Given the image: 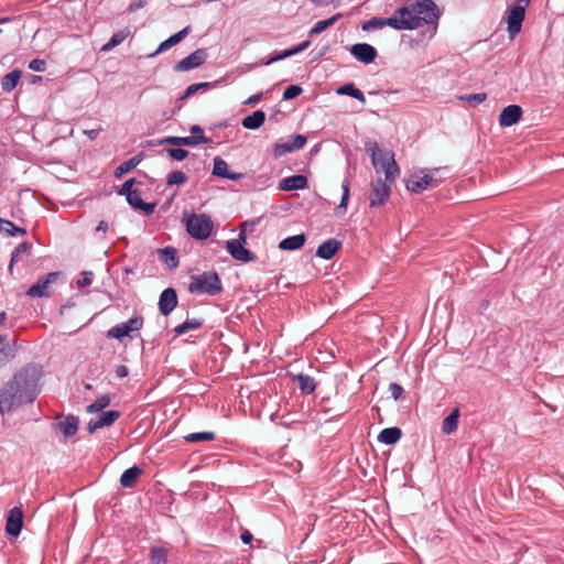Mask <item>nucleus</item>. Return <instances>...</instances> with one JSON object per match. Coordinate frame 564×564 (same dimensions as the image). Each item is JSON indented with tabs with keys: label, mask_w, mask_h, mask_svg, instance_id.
Masks as SVG:
<instances>
[{
	"label": "nucleus",
	"mask_w": 564,
	"mask_h": 564,
	"mask_svg": "<svg viewBox=\"0 0 564 564\" xmlns=\"http://www.w3.org/2000/svg\"><path fill=\"white\" fill-rule=\"evenodd\" d=\"M43 368L34 362L26 364L0 388V414L33 403L40 394Z\"/></svg>",
	"instance_id": "obj_1"
},
{
	"label": "nucleus",
	"mask_w": 564,
	"mask_h": 564,
	"mask_svg": "<svg viewBox=\"0 0 564 564\" xmlns=\"http://www.w3.org/2000/svg\"><path fill=\"white\" fill-rule=\"evenodd\" d=\"M371 161L376 169H382L386 174V181L379 177L371 183L369 206L379 207L382 206L390 196V186L387 182H394L400 171L392 152H382L376 148L372 150Z\"/></svg>",
	"instance_id": "obj_2"
},
{
	"label": "nucleus",
	"mask_w": 564,
	"mask_h": 564,
	"mask_svg": "<svg viewBox=\"0 0 564 564\" xmlns=\"http://www.w3.org/2000/svg\"><path fill=\"white\" fill-rule=\"evenodd\" d=\"M399 13L406 15V20L412 24L410 30L427 24L433 25L435 31L441 17V11L433 0L409 1L399 8Z\"/></svg>",
	"instance_id": "obj_3"
},
{
	"label": "nucleus",
	"mask_w": 564,
	"mask_h": 564,
	"mask_svg": "<svg viewBox=\"0 0 564 564\" xmlns=\"http://www.w3.org/2000/svg\"><path fill=\"white\" fill-rule=\"evenodd\" d=\"M189 280L187 290L191 294L216 296L224 291L219 274L215 270L193 274Z\"/></svg>",
	"instance_id": "obj_4"
},
{
	"label": "nucleus",
	"mask_w": 564,
	"mask_h": 564,
	"mask_svg": "<svg viewBox=\"0 0 564 564\" xmlns=\"http://www.w3.org/2000/svg\"><path fill=\"white\" fill-rule=\"evenodd\" d=\"M186 231L196 240L207 239L213 231L214 223L207 214H191L185 221Z\"/></svg>",
	"instance_id": "obj_5"
},
{
	"label": "nucleus",
	"mask_w": 564,
	"mask_h": 564,
	"mask_svg": "<svg viewBox=\"0 0 564 564\" xmlns=\"http://www.w3.org/2000/svg\"><path fill=\"white\" fill-rule=\"evenodd\" d=\"M248 234L243 229L239 228V234L237 239H230L226 242L227 252L237 261L242 263H249L257 260V256L245 248V243L247 242Z\"/></svg>",
	"instance_id": "obj_6"
},
{
	"label": "nucleus",
	"mask_w": 564,
	"mask_h": 564,
	"mask_svg": "<svg viewBox=\"0 0 564 564\" xmlns=\"http://www.w3.org/2000/svg\"><path fill=\"white\" fill-rule=\"evenodd\" d=\"M528 4L517 0L513 6H509L506 10L507 31L510 39H513L522 29V23L525 18V9Z\"/></svg>",
	"instance_id": "obj_7"
},
{
	"label": "nucleus",
	"mask_w": 564,
	"mask_h": 564,
	"mask_svg": "<svg viewBox=\"0 0 564 564\" xmlns=\"http://www.w3.org/2000/svg\"><path fill=\"white\" fill-rule=\"evenodd\" d=\"M144 324V318L141 315L133 316L127 322L116 324L110 329H108L106 336L108 338H116L118 340H122L124 337L134 338L133 333L139 332Z\"/></svg>",
	"instance_id": "obj_8"
},
{
	"label": "nucleus",
	"mask_w": 564,
	"mask_h": 564,
	"mask_svg": "<svg viewBox=\"0 0 564 564\" xmlns=\"http://www.w3.org/2000/svg\"><path fill=\"white\" fill-rule=\"evenodd\" d=\"M63 278V273L61 271L50 272L46 275L40 276L37 281L29 288L26 291V296L29 297H50L51 292L48 288L51 284L55 283L58 279Z\"/></svg>",
	"instance_id": "obj_9"
},
{
	"label": "nucleus",
	"mask_w": 564,
	"mask_h": 564,
	"mask_svg": "<svg viewBox=\"0 0 564 564\" xmlns=\"http://www.w3.org/2000/svg\"><path fill=\"white\" fill-rule=\"evenodd\" d=\"M208 57V53L206 48H197L188 56L184 57L180 62H177L173 69L174 72H187L203 65Z\"/></svg>",
	"instance_id": "obj_10"
},
{
	"label": "nucleus",
	"mask_w": 564,
	"mask_h": 564,
	"mask_svg": "<svg viewBox=\"0 0 564 564\" xmlns=\"http://www.w3.org/2000/svg\"><path fill=\"white\" fill-rule=\"evenodd\" d=\"M307 139L303 134H296L292 138V140L286 142H276L272 145V155L274 159H279L286 153L294 152L296 150H301L306 144Z\"/></svg>",
	"instance_id": "obj_11"
},
{
	"label": "nucleus",
	"mask_w": 564,
	"mask_h": 564,
	"mask_svg": "<svg viewBox=\"0 0 564 564\" xmlns=\"http://www.w3.org/2000/svg\"><path fill=\"white\" fill-rule=\"evenodd\" d=\"M23 519L22 507H13L7 516L6 533L9 536L18 538L23 529Z\"/></svg>",
	"instance_id": "obj_12"
},
{
	"label": "nucleus",
	"mask_w": 564,
	"mask_h": 564,
	"mask_svg": "<svg viewBox=\"0 0 564 564\" xmlns=\"http://www.w3.org/2000/svg\"><path fill=\"white\" fill-rule=\"evenodd\" d=\"M210 142L212 139L207 137H165L159 141V144L174 147H195L198 144H206Z\"/></svg>",
	"instance_id": "obj_13"
},
{
	"label": "nucleus",
	"mask_w": 564,
	"mask_h": 564,
	"mask_svg": "<svg viewBox=\"0 0 564 564\" xmlns=\"http://www.w3.org/2000/svg\"><path fill=\"white\" fill-rule=\"evenodd\" d=\"M350 54L360 63L370 64L378 56L377 50L368 43H357L349 47Z\"/></svg>",
	"instance_id": "obj_14"
},
{
	"label": "nucleus",
	"mask_w": 564,
	"mask_h": 564,
	"mask_svg": "<svg viewBox=\"0 0 564 564\" xmlns=\"http://www.w3.org/2000/svg\"><path fill=\"white\" fill-rule=\"evenodd\" d=\"M177 303L178 299L176 291L173 288H167L163 290L159 297V312L162 315L167 316L174 311V308L177 306Z\"/></svg>",
	"instance_id": "obj_15"
},
{
	"label": "nucleus",
	"mask_w": 564,
	"mask_h": 564,
	"mask_svg": "<svg viewBox=\"0 0 564 564\" xmlns=\"http://www.w3.org/2000/svg\"><path fill=\"white\" fill-rule=\"evenodd\" d=\"M522 113V108L519 105H509L505 107L499 115L500 127H511L518 123Z\"/></svg>",
	"instance_id": "obj_16"
},
{
	"label": "nucleus",
	"mask_w": 564,
	"mask_h": 564,
	"mask_svg": "<svg viewBox=\"0 0 564 564\" xmlns=\"http://www.w3.org/2000/svg\"><path fill=\"white\" fill-rule=\"evenodd\" d=\"M341 246V241L329 238L317 247L315 256L324 260H330L340 250Z\"/></svg>",
	"instance_id": "obj_17"
},
{
	"label": "nucleus",
	"mask_w": 564,
	"mask_h": 564,
	"mask_svg": "<svg viewBox=\"0 0 564 564\" xmlns=\"http://www.w3.org/2000/svg\"><path fill=\"white\" fill-rule=\"evenodd\" d=\"M79 426V419L76 415H67L63 419V421H58L53 425L54 430L63 433L65 438H69L74 436Z\"/></svg>",
	"instance_id": "obj_18"
},
{
	"label": "nucleus",
	"mask_w": 564,
	"mask_h": 564,
	"mask_svg": "<svg viewBox=\"0 0 564 564\" xmlns=\"http://www.w3.org/2000/svg\"><path fill=\"white\" fill-rule=\"evenodd\" d=\"M128 204L138 210H142L147 216L152 215L155 209V203H145L142 199L141 192L139 189H133L129 195H127Z\"/></svg>",
	"instance_id": "obj_19"
},
{
	"label": "nucleus",
	"mask_w": 564,
	"mask_h": 564,
	"mask_svg": "<svg viewBox=\"0 0 564 564\" xmlns=\"http://www.w3.org/2000/svg\"><path fill=\"white\" fill-rule=\"evenodd\" d=\"M213 175L230 181H239L243 176L242 173L230 172L228 163L219 156L214 159Z\"/></svg>",
	"instance_id": "obj_20"
},
{
	"label": "nucleus",
	"mask_w": 564,
	"mask_h": 564,
	"mask_svg": "<svg viewBox=\"0 0 564 564\" xmlns=\"http://www.w3.org/2000/svg\"><path fill=\"white\" fill-rule=\"evenodd\" d=\"M307 187V177L302 174L284 177L279 183V189L284 192L304 189Z\"/></svg>",
	"instance_id": "obj_21"
},
{
	"label": "nucleus",
	"mask_w": 564,
	"mask_h": 564,
	"mask_svg": "<svg viewBox=\"0 0 564 564\" xmlns=\"http://www.w3.org/2000/svg\"><path fill=\"white\" fill-rule=\"evenodd\" d=\"M433 177L429 174H425L422 177L411 176L405 181V187L408 191L414 194H421L433 183Z\"/></svg>",
	"instance_id": "obj_22"
},
{
	"label": "nucleus",
	"mask_w": 564,
	"mask_h": 564,
	"mask_svg": "<svg viewBox=\"0 0 564 564\" xmlns=\"http://www.w3.org/2000/svg\"><path fill=\"white\" fill-rule=\"evenodd\" d=\"M170 545L167 543L154 544L150 549V563L151 564H166L169 554H170Z\"/></svg>",
	"instance_id": "obj_23"
},
{
	"label": "nucleus",
	"mask_w": 564,
	"mask_h": 564,
	"mask_svg": "<svg viewBox=\"0 0 564 564\" xmlns=\"http://www.w3.org/2000/svg\"><path fill=\"white\" fill-rule=\"evenodd\" d=\"M156 252L159 253L161 261L165 263L170 270H174L178 267V254L174 247L167 246L165 248L158 249Z\"/></svg>",
	"instance_id": "obj_24"
},
{
	"label": "nucleus",
	"mask_w": 564,
	"mask_h": 564,
	"mask_svg": "<svg viewBox=\"0 0 564 564\" xmlns=\"http://www.w3.org/2000/svg\"><path fill=\"white\" fill-rule=\"evenodd\" d=\"M306 242L305 234L289 236L279 242V249L283 251L300 250Z\"/></svg>",
	"instance_id": "obj_25"
},
{
	"label": "nucleus",
	"mask_w": 564,
	"mask_h": 564,
	"mask_svg": "<svg viewBox=\"0 0 564 564\" xmlns=\"http://www.w3.org/2000/svg\"><path fill=\"white\" fill-rule=\"evenodd\" d=\"M402 435H403V433L400 427L392 426V427L383 429L379 433L377 440L381 444L393 445L401 440Z\"/></svg>",
	"instance_id": "obj_26"
},
{
	"label": "nucleus",
	"mask_w": 564,
	"mask_h": 564,
	"mask_svg": "<svg viewBox=\"0 0 564 564\" xmlns=\"http://www.w3.org/2000/svg\"><path fill=\"white\" fill-rule=\"evenodd\" d=\"M411 25L412 24L406 20V15L399 13V8L391 17L383 18V26H390L398 31L410 30Z\"/></svg>",
	"instance_id": "obj_27"
},
{
	"label": "nucleus",
	"mask_w": 564,
	"mask_h": 564,
	"mask_svg": "<svg viewBox=\"0 0 564 564\" xmlns=\"http://www.w3.org/2000/svg\"><path fill=\"white\" fill-rule=\"evenodd\" d=\"M32 249V243L29 241H23L11 253V259L8 267V272L11 276L14 278V264L18 263L21 259V257L26 253L30 254V251Z\"/></svg>",
	"instance_id": "obj_28"
},
{
	"label": "nucleus",
	"mask_w": 564,
	"mask_h": 564,
	"mask_svg": "<svg viewBox=\"0 0 564 564\" xmlns=\"http://www.w3.org/2000/svg\"><path fill=\"white\" fill-rule=\"evenodd\" d=\"M265 121V112L263 110H256L251 115L246 116L241 124L245 129L257 130Z\"/></svg>",
	"instance_id": "obj_29"
},
{
	"label": "nucleus",
	"mask_w": 564,
	"mask_h": 564,
	"mask_svg": "<svg viewBox=\"0 0 564 564\" xmlns=\"http://www.w3.org/2000/svg\"><path fill=\"white\" fill-rule=\"evenodd\" d=\"M292 380L297 382L299 388L303 394H312L316 389L315 379L308 375L299 373L293 376Z\"/></svg>",
	"instance_id": "obj_30"
},
{
	"label": "nucleus",
	"mask_w": 564,
	"mask_h": 564,
	"mask_svg": "<svg viewBox=\"0 0 564 564\" xmlns=\"http://www.w3.org/2000/svg\"><path fill=\"white\" fill-rule=\"evenodd\" d=\"M141 474L142 469L135 465L126 469L120 477V485L123 488L133 487Z\"/></svg>",
	"instance_id": "obj_31"
},
{
	"label": "nucleus",
	"mask_w": 564,
	"mask_h": 564,
	"mask_svg": "<svg viewBox=\"0 0 564 564\" xmlns=\"http://www.w3.org/2000/svg\"><path fill=\"white\" fill-rule=\"evenodd\" d=\"M459 408H454L442 422V432L446 435L454 433L458 429Z\"/></svg>",
	"instance_id": "obj_32"
},
{
	"label": "nucleus",
	"mask_w": 564,
	"mask_h": 564,
	"mask_svg": "<svg viewBox=\"0 0 564 564\" xmlns=\"http://www.w3.org/2000/svg\"><path fill=\"white\" fill-rule=\"evenodd\" d=\"M22 76V72L20 69H13L10 73L6 74L1 80V88L3 91L10 93L19 84Z\"/></svg>",
	"instance_id": "obj_33"
},
{
	"label": "nucleus",
	"mask_w": 564,
	"mask_h": 564,
	"mask_svg": "<svg viewBox=\"0 0 564 564\" xmlns=\"http://www.w3.org/2000/svg\"><path fill=\"white\" fill-rule=\"evenodd\" d=\"M142 161V154H137L132 158H130L129 160L122 162L120 165H118L115 170V177L116 178H120L122 177L126 173L130 172L131 170H133L134 167H137L140 162Z\"/></svg>",
	"instance_id": "obj_34"
},
{
	"label": "nucleus",
	"mask_w": 564,
	"mask_h": 564,
	"mask_svg": "<svg viewBox=\"0 0 564 564\" xmlns=\"http://www.w3.org/2000/svg\"><path fill=\"white\" fill-rule=\"evenodd\" d=\"M336 93L338 95L349 96L351 98H355L359 100L360 102L365 104L366 98L364 93L356 87L354 83H346L337 88Z\"/></svg>",
	"instance_id": "obj_35"
},
{
	"label": "nucleus",
	"mask_w": 564,
	"mask_h": 564,
	"mask_svg": "<svg viewBox=\"0 0 564 564\" xmlns=\"http://www.w3.org/2000/svg\"><path fill=\"white\" fill-rule=\"evenodd\" d=\"M341 17H343L341 13H336L326 20L317 21L308 32L310 36L319 34L323 31H325L326 29L333 26Z\"/></svg>",
	"instance_id": "obj_36"
},
{
	"label": "nucleus",
	"mask_w": 564,
	"mask_h": 564,
	"mask_svg": "<svg viewBox=\"0 0 564 564\" xmlns=\"http://www.w3.org/2000/svg\"><path fill=\"white\" fill-rule=\"evenodd\" d=\"M130 34V30L128 28L119 30L118 32L113 33L110 40L102 45L101 51L108 52L115 48L116 46L120 45Z\"/></svg>",
	"instance_id": "obj_37"
},
{
	"label": "nucleus",
	"mask_w": 564,
	"mask_h": 564,
	"mask_svg": "<svg viewBox=\"0 0 564 564\" xmlns=\"http://www.w3.org/2000/svg\"><path fill=\"white\" fill-rule=\"evenodd\" d=\"M343 195L339 205L335 212L337 215H344L347 212V206L350 197V180L346 177L341 184Z\"/></svg>",
	"instance_id": "obj_38"
},
{
	"label": "nucleus",
	"mask_w": 564,
	"mask_h": 564,
	"mask_svg": "<svg viewBox=\"0 0 564 564\" xmlns=\"http://www.w3.org/2000/svg\"><path fill=\"white\" fill-rule=\"evenodd\" d=\"M17 355L14 344L6 343L0 347V369L11 361Z\"/></svg>",
	"instance_id": "obj_39"
},
{
	"label": "nucleus",
	"mask_w": 564,
	"mask_h": 564,
	"mask_svg": "<svg viewBox=\"0 0 564 564\" xmlns=\"http://www.w3.org/2000/svg\"><path fill=\"white\" fill-rule=\"evenodd\" d=\"M215 83L204 82L189 85L184 93L181 95L180 100H185L196 94L197 91H207L210 89Z\"/></svg>",
	"instance_id": "obj_40"
},
{
	"label": "nucleus",
	"mask_w": 564,
	"mask_h": 564,
	"mask_svg": "<svg viewBox=\"0 0 564 564\" xmlns=\"http://www.w3.org/2000/svg\"><path fill=\"white\" fill-rule=\"evenodd\" d=\"M0 229L8 236L26 235V229L15 226L11 220L0 218Z\"/></svg>",
	"instance_id": "obj_41"
},
{
	"label": "nucleus",
	"mask_w": 564,
	"mask_h": 564,
	"mask_svg": "<svg viewBox=\"0 0 564 564\" xmlns=\"http://www.w3.org/2000/svg\"><path fill=\"white\" fill-rule=\"evenodd\" d=\"M110 404V397L108 394L99 395L93 403L87 405L88 413L101 412Z\"/></svg>",
	"instance_id": "obj_42"
},
{
	"label": "nucleus",
	"mask_w": 564,
	"mask_h": 564,
	"mask_svg": "<svg viewBox=\"0 0 564 564\" xmlns=\"http://www.w3.org/2000/svg\"><path fill=\"white\" fill-rule=\"evenodd\" d=\"M216 437L214 432H196L191 433L184 436V440L188 443H198V442H210Z\"/></svg>",
	"instance_id": "obj_43"
},
{
	"label": "nucleus",
	"mask_w": 564,
	"mask_h": 564,
	"mask_svg": "<svg viewBox=\"0 0 564 564\" xmlns=\"http://www.w3.org/2000/svg\"><path fill=\"white\" fill-rule=\"evenodd\" d=\"M121 413L119 411H116V410H110V411H106V412H102L98 419L100 425L102 427H106V426H111L119 417H120Z\"/></svg>",
	"instance_id": "obj_44"
},
{
	"label": "nucleus",
	"mask_w": 564,
	"mask_h": 564,
	"mask_svg": "<svg viewBox=\"0 0 564 564\" xmlns=\"http://www.w3.org/2000/svg\"><path fill=\"white\" fill-rule=\"evenodd\" d=\"M383 28V18L381 17H373L361 24V30L365 32L381 30Z\"/></svg>",
	"instance_id": "obj_45"
},
{
	"label": "nucleus",
	"mask_w": 564,
	"mask_h": 564,
	"mask_svg": "<svg viewBox=\"0 0 564 564\" xmlns=\"http://www.w3.org/2000/svg\"><path fill=\"white\" fill-rule=\"evenodd\" d=\"M186 181H187V176L184 172L174 171L167 175L166 185L167 186L180 185V184H184Z\"/></svg>",
	"instance_id": "obj_46"
},
{
	"label": "nucleus",
	"mask_w": 564,
	"mask_h": 564,
	"mask_svg": "<svg viewBox=\"0 0 564 564\" xmlns=\"http://www.w3.org/2000/svg\"><path fill=\"white\" fill-rule=\"evenodd\" d=\"M463 100L467 101L471 107H476L487 99L486 93L470 94L462 97Z\"/></svg>",
	"instance_id": "obj_47"
},
{
	"label": "nucleus",
	"mask_w": 564,
	"mask_h": 564,
	"mask_svg": "<svg viewBox=\"0 0 564 564\" xmlns=\"http://www.w3.org/2000/svg\"><path fill=\"white\" fill-rule=\"evenodd\" d=\"M303 93V88L300 85H290L283 91V99L291 100L299 97Z\"/></svg>",
	"instance_id": "obj_48"
},
{
	"label": "nucleus",
	"mask_w": 564,
	"mask_h": 564,
	"mask_svg": "<svg viewBox=\"0 0 564 564\" xmlns=\"http://www.w3.org/2000/svg\"><path fill=\"white\" fill-rule=\"evenodd\" d=\"M167 155L175 161H183L188 156V151L182 148H169L166 149Z\"/></svg>",
	"instance_id": "obj_49"
},
{
	"label": "nucleus",
	"mask_w": 564,
	"mask_h": 564,
	"mask_svg": "<svg viewBox=\"0 0 564 564\" xmlns=\"http://www.w3.org/2000/svg\"><path fill=\"white\" fill-rule=\"evenodd\" d=\"M189 32H191V26L187 25L184 29H182L181 31H178L175 34L171 35L169 37V40L171 41V43L174 46V45L178 44L181 41H183L188 35Z\"/></svg>",
	"instance_id": "obj_50"
},
{
	"label": "nucleus",
	"mask_w": 564,
	"mask_h": 564,
	"mask_svg": "<svg viewBox=\"0 0 564 564\" xmlns=\"http://www.w3.org/2000/svg\"><path fill=\"white\" fill-rule=\"evenodd\" d=\"M291 56L292 55H291L290 48H288V50H284L282 52H280V53L274 54L269 59L262 62V64L267 66V65H270V64H272L274 62L282 61V59L291 57Z\"/></svg>",
	"instance_id": "obj_51"
},
{
	"label": "nucleus",
	"mask_w": 564,
	"mask_h": 564,
	"mask_svg": "<svg viewBox=\"0 0 564 564\" xmlns=\"http://www.w3.org/2000/svg\"><path fill=\"white\" fill-rule=\"evenodd\" d=\"M389 391L392 395V398L398 401L402 398V394L404 392V389L402 388V386H400L399 383L397 382H391L389 384Z\"/></svg>",
	"instance_id": "obj_52"
},
{
	"label": "nucleus",
	"mask_w": 564,
	"mask_h": 564,
	"mask_svg": "<svg viewBox=\"0 0 564 564\" xmlns=\"http://www.w3.org/2000/svg\"><path fill=\"white\" fill-rule=\"evenodd\" d=\"M29 68L34 72H44L46 68V62L42 58H34L29 63Z\"/></svg>",
	"instance_id": "obj_53"
},
{
	"label": "nucleus",
	"mask_w": 564,
	"mask_h": 564,
	"mask_svg": "<svg viewBox=\"0 0 564 564\" xmlns=\"http://www.w3.org/2000/svg\"><path fill=\"white\" fill-rule=\"evenodd\" d=\"M93 272L91 271H83L82 278L77 281V285L79 288H85L91 284L93 282Z\"/></svg>",
	"instance_id": "obj_54"
},
{
	"label": "nucleus",
	"mask_w": 564,
	"mask_h": 564,
	"mask_svg": "<svg viewBox=\"0 0 564 564\" xmlns=\"http://www.w3.org/2000/svg\"><path fill=\"white\" fill-rule=\"evenodd\" d=\"M171 47H173V44L171 43V41L169 40V37L163 41L159 47L151 54L148 55V57H155L156 55L170 50Z\"/></svg>",
	"instance_id": "obj_55"
},
{
	"label": "nucleus",
	"mask_w": 564,
	"mask_h": 564,
	"mask_svg": "<svg viewBox=\"0 0 564 564\" xmlns=\"http://www.w3.org/2000/svg\"><path fill=\"white\" fill-rule=\"evenodd\" d=\"M135 180L134 178H129L122 185L121 187L118 189V194L119 195H123L127 197V195H129V193H131L133 189H132V186L134 184Z\"/></svg>",
	"instance_id": "obj_56"
},
{
	"label": "nucleus",
	"mask_w": 564,
	"mask_h": 564,
	"mask_svg": "<svg viewBox=\"0 0 564 564\" xmlns=\"http://www.w3.org/2000/svg\"><path fill=\"white\" fill-rule=\"evenodd\" d=\"M260 218H257V219H252V220H246V221H242L240 225H239V228L243 229L245 231H247V234H250L253 231V229L256 228V226L260 223Z\"/></svg>",
	"instance_id": "obj_57"
},
{
	"label": "nucleus",
	"mask_w": 564,
	"mask_h": 564,
	"mask_svg": "<svg viewBox=\"0 0 564 564\" xmlns=\"http://www.w3.org/2000/svg\"><path fill=\"white\" fill-rule=\"evenodd\" d=\"M185 323L187 325L188 330H194V329H198L203 326L204 319L203 318H187L185 321Z\"/></svg>",
	"instance_id": "obj_58"
},
{
	"label": "nucleus",
	"mask_w": 564,
	"mask_h": 564,
	"mask_svg": "<svg viewBox=\"0 0 564 564\" xmlns=\"http://www.w3.org/2000/svg\"><path fill=\"white\" fill-rule=\"evenodd\" d=\"M311 45V41L310 40H306L293 47L290 48V52H291V55H296L299 53H302L303 51H305L306 48H308Z\"/></svg>",
	"instance_id": "obj_59"
},
{
	"label": "nucleus",
	"mask_w": 564,
	"mask_h": 564,
	"mask_svg": "<svg viewBox=\"0 0 564 564\" xmlns=\"http://www.w3.org/2000/svg\"><path fill=\"white\" fill-rule=\"evenodd\" d=\"M116 376L120 379L126 378L129 375V369L124 365H119L116 367Z\"/></svg>",
	"instance_id": "obj_60"
},
{
	"label": "nucleus",
	"mask_w": 564,
	"mask_h": 564,
	"mask_svg": "<svg viewBox=\"0 0 564 564\" xmlns=\"http://www.w3.org/2000/svg\"><path fill=\"white\" fill-rule=\"evenodd\" d=\"M102 426L100 425L98 419L96 420H90L87 424V431L89 434H93L95 433L97 430L101 429Z\"/></svg>",
	"instance_id": "obj_61"
},
{
	"label": "nucleus",
	"mask_w": 564,
	"mask_h": 564,
	"mask_svg": "<svg viewBox=\"0 0 564 564\" xmlns=\"http://www.w3.org/2000/svg\"><path fill=\"white\" fill-rule=\"evenodd\" d=\"M191 137H205L203 128L198 124H193L191 127Z\"/></svg>",
	"instance_id": "obj_62"
},
{
	"label": "nucleus",
	"mask_w": 564,
	"mask_h": 564,
	"mask_svg": "<svg viewBox=\"0 0 564 564\" xmlns=\"http://www.w3.org/2000/svg\"><path fill=\"white\" fill-rule=\"evenodd\" d=\"M240 540L243 544H250L253 540V535L248 530L243 531L240 535Z\"/></svg>",
	"instance_id": "obj_63"
},
{
	"label": "nucleus",
	"mask_w": 564,
	"mask_h": 564,
	"mask_svg": "<svg viewBox=\"0 0 564 564\" xmlns=\"http://www.w3.org/2000/svg\"><path fill=\"white\" fill-rule=\"evenodd\" d=\"M262 98V94H256V95H252L251 97H249L246 101H245V105H256L258 104Z\"/></svg>",
	"instance_id": "obj_64"
}]
</instances>
